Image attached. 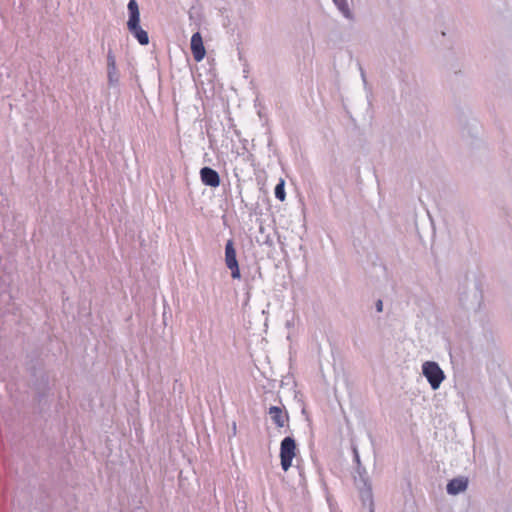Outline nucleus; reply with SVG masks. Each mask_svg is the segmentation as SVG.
<instances>
[{"mask_svg":"<svg viewBox=\"0 0 512 512\" xmlns=\"http://www.w3.org/2000/svg\"><path fill=\"white\" fill-rule=\"evenodd\" d=\"M128 10V21H127V29L130 34L138 41V43L142 46L149 44V36L147 31H145L140 26V11L139 6L136 0H129L127 4Z\"/></svg>","mask_w":512,"mask_h":512,"instance_id":"1","label":"nucleus"},{"mask_svg":"<svg viewBox=\"0 0 512 512\" xmlns=\"http://www.w3.org/2000/svg\"><path fill=\"white\" fill-rule=\"evenodd\" d=\"M354 483L359 490L362 504L367 506L369 512H374L373 494L371 481L368 476L367 470L362 464L356 466L354 473Z\"/></svg>","mask_w":512,"mask_h":512,"instance_id":"2","label":"nucleus"},{"mask_svg":"<svg viewBox=\"0 0 512 512\" xmlns=\"http://www.w3.org/2000/svg\"><path fill=\"white\" fill-rule=\"evenodd\" d=\"M422 373L433 390L438 389L445 379L443 370L440 368L439 364L434 361H426L422 365Z\"/></svg>","mask_w":512,"mask_h":512,"instance_id":"3","label":"nucleus"},{"mask_svg":"<svg viewBox=\"0 0 512 512\" xmlns=\"http://www.w3.org/2000/svg\"><path fill=\"white\" fill-rule=\"evenodd\" d=\"M296 442L293 437L287 436L280 443V463L284 471L292 466L293 458L296 455Z\"/></svg>","mask_w":512,"mask_h":512,"instance_id":"4","label":"nucleus"},{"mask_svg":"<svg viewBox=\"0 0 512 512\" xmlns=\"http://www.w3.org/2000/svg\"><path fill=\"white\" fill-rule=\"evenodd\" d=\"M225 264L231 271V277L233 279H240L241 273L239 264L236 256V250L234 248L233 240H228L225 245Z\"/></svg>","mask_w":512,"mask_h":512,"instance_id":"5","label":"nucleus"},{"mask_svg":"<svg viewBox=\"0 0 512 512\" xmlns=\"http://www.w3.org/2000/svg\"><path fill=\"white\" fill-rule=\"evenodd\" d=\"M481 301L482 293L476 288L464 291L459 297L460 305L466 310H478L481 306Z\"/></svg>","mask_w":512,"mask_h":512,"instance_id":"6","label":"nucleus"},{"mask_svg":"<svg viewBox=\"0 0 512 512\" xmlns=\"http://www.w3.org/2000/svg\"><path fill=\"white\" fill-rule=\"evenodd\" d=\"M201 181L204 185L216 188L220 185V176L216 170L205 166L200 170Z\"/></svg>","mask_w":512,"mask_h":512,"instance_id":"7","label":"nucleus"},{"mask_svg":"<svg viewBox=\"0 0 512 512\" xmlns=\"http://www.w3.org/2000/svg\"><path fill=\"white\" fill-rule=\"evenodd\" d=\"M190 45L194 59L197 62L201 61L204 58L206 51L200 32H196L192 35Z\"/></svg>","mask_w":512,"mask_h":512,"instance_id":"8","label":"nucleus"},{"mask_svg":"<svg viewBox=\"0 0 512 512\" xmlns=\"http://www.w3.org/2000/svg\"><path fill=\"white\" fill-rule=\"evenodd\" d=\"M273 423L278 428H283L289 420V414L287 411L282 410L278 406H271L268 411Z\"/></svg>","mask_w":512,"mask_h":512,"instance_id":"9","label":"nucleus"},{"mask_svg":"<svg viewBox=\"0 0 512 512\" xmlns=\"http://www.w3.org/2000/svg\"><path fill=\"white\" fill-rule=\"evenodd\" d=\"M468 487V479L465 477H457L450 480L446 486L449 495H458L464 492Z\"/></svg>","mask_w":512,"mask_h":512,"instance_id":"10","label":"nucleus"},{"mask_svg":"<svg viewBox=\"0 0 512 512\" xmlns=\"http://www.w3.org/2000/svg\"><path fill=\"white\" fill-rule=\"evenodd\" d=\"M334 5L337 7L338 11L341 13V15L349 20L354 21L355 16L350 9L349 3L347 0H332Z\"/></svg>","mask_w":512,"mask_h":512,"instance_id":"11","label":"nucleus"},{"mask_svg":"<svg viewBox=\"0 0 512 512\" xmlns=\"http://www.w3.org/2000/svg\"><path fill=\"white\" fill-rule=\"evenodd\" d=\"M119 72L117 67L107 68V79L108 84L111 87H116L119 84Z\"/></svg>","mask_w":512,"mask_h":512,"instance_id":"12","label":"nucleus"},{"mask_svg":"<svg viewBox=\"0 0 512 512\" xmlns=\"http://www.w3.org/2000/svg\"><path fill=\"white\" fill-rule=\"evenodd\" d=\"M274 193H275V197L278 200H280V201H284L285 200L286 194H285L284 181L283 180L280 181V183H278L276 185Z\"/></svg>","mask_w":512,"mask_h":512,"instance_id":"13","label":"nucleus"},{"mask_svg":"<svg viewBox=\"0 0 512 512\" xmlns=\"http://www.w3.org/2000/svg\"><path fill=\"white\" fill-rule=\"evenodd\" d=\"M117 67L116 66V57L111 49L107 52V68Z\"/></svg>","mask_w":512,"mask_h":512,"instance_id":"14","label":"nucleus"},{"mask_svg":"<svg viewBox=\"0 0 512 512\" xmlns=\"http://www.w3.org/2000/svg\"><path fill=\"white\" fill-rule=\"evenodd\" d=\"M359 71H360V76H361V79H362V82H363V85H364V89L368 93H371V88L368 85L365 70L363 69V67L361 65H359Z\"/></svg>","mask_w":512,"mask_h":512,"instance_id":"15","label":"nucleus"},{"mask_svg":"<svg viewBox=\"0 0 512 512\" xmlns=\"http://www.w3.org/2000/svg\"><path fill=\"white\" fill-rule=\"evenodd\" d=\"M353 454H354V461L356 462V466H358L359 464H361V461H360V456H359L358 450L356 448L353 449Z\"/></svg>","mask_w":512,"mask_h":512,"instance_id":"16","label":"nucleus"},{"mask_svg":"<svg viewBox=\"0 0 512 512\" xmlns=\"http://www.w3.org/2000/svg\"><path fill=\"white\" fill-rule=\"evenodd\" d=\"M375 308H376V311L377 312H382L383 311V302L382 300H377L376 304H375Z\"/></svg>","mask_w":512,"mask_h":512,"instance_id":"17","label":"nucleus"}]
</instances>
